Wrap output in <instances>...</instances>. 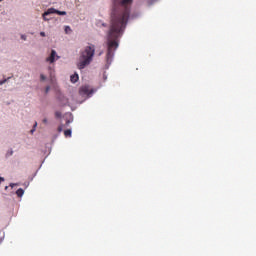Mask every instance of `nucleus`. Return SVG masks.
Listing matches in <instances>:
<instances>
[{"label": "nucleus", "mask_w": 256, "mask_h": 256, "mask_svg": "<svg viewBox=\"0 0 256 256\" xmlns=\"http://www.w3.org/2000/svg\"><path fill=\"white\" fill-rule=\"evenodd\" d=\"M133 0H113L114 8L111 12L110 27L108 31V51L106 61L111 65L115 51L119 46V38L127 27L130 16V5Z\"/></svg>", "instance_id": "f257e3e1"}, {"label": "nucleus", "mask_w": 256, "mask_h": 256, "mask_svg": "<svg viewBox=\"0 0 256 256\" xmlns=\"http://www.w3.org/2000/svg\"><path fill=\"white\" fill-rule=\"evenodd\" d=\"M95 55V46L89 45L85 47L82 51H80V58L77 64L78 69L82 70L85 69L87 66L90 65L93 57Z\"/></svg>", "instance_id": "f03ea898"}, {"label": "nucleus", "mask_w": 256, "mask_h": 256, "mask_svg": "<svg viewBox=\"0 0 256 256\" xmlns=\"http://www.w3.org/2000/svg\"><path fill=\"white\" fill-rule=\"evenodd\" d=\"M79 93L80 96H90L94 93V91L88 85H85L80 87Z\"/></svg>", "instance_id": "7ed1b4c3"}, {"label": "nucleus", "mask_w": 256, "mask_h": 256, "mask_svg": "<svg viewBox=\"0 0 256 256\" xmlns=\"http://www.w3.org/2000/svg\"><path fill=\"white\" fill-rule=\"evenodd\" d=\"M56 10L57 9H55V8H49L45 12H43V14H42L43 21L48 22L49 19L46 16H49L50 14H56Z\"/></svg>", "instance_id": "20e7f679"}, {"label": "nucleus", "mask_w": 256, "mask_h": 256, "mask_svg": "<svg viewBox=\"0 0 256 256\" xmlns=\"http://www.w3.org/2000/svg\"><path fill=\"white\" fill-rule=\"evenodd\" d=\"M60 57L57 56V52L55 50L51 51L50 57L46 58L47 62L54 63L55 60H58Z\"/></svg>", "instance_id": "39448f33"}, {"label": "nucleus", "mask_w": 256, "mask_h": 256, "mask_svg": "<svg viewBox=\"0 0 256 256\" xmlns=\"http://www.w3.org/2000/svg\"><path fill=\"white\" fill-rule=\"evenodd\" d=\"M78 80H79L78 74L75 73L74 75L70 76L71 83H76Z\"/></svg>", "instance_id": "423d86ee"}, {"label": "nucleus", "mask_w": 256, "mask_h": 256, "mask_svg": "<svg viewBox=\"0 0 256 256\" xmlns=\"http://www.w3.org/2000/svg\"><path fill=\"white\" fill-rule=\"evenodd\" d=\"M64 135L66 138H71L72 137V130L68 129L64 131Z\"/></svg>", "instance_id": "0eeeda50"}, {"label": "nucleus", "mask_w": 256, "mask_h": 256, "mask_svg": "<svg viewBox=\"0 0 256 256\" xmlns=\"http://www.w3.org/2000/svg\"><path fill=\"white\" fill-rule=\"evenodd\" d=\"M16 195H17V197H19V198H21V197H23V195H24V190L23 189H18L17 191H16Z\"/></svg>", "instance_id": "6e6552de"}, {"label": "nucleus", "mask_w": 256, "mask_h": 256, "mask_svg": "<svg viewBox=\"0 0 256 256\" xmlns=\"http://www.w3.org/2000/svg\"><path fill=\"white\" fill-rule=\"evenodd\" d=\"M56 14L60 15V16H65V15H67V12L66 11H61V10H56Z\"/></svg>", "instance_id": "1a4fd4ad"}, {"label": "nucleus", "mask_w": 256, "mask_h": 256, "mask_svg": "<svg viewBox=\"0 0 256 256\" xmlns=\"http://www.w3.org/2000/svg\"><path fill=\"white\" fill-rule=\"evenodd\" d=\"M54 116L56 118H61V116H62L61 111H55Z\"/></svg>", "instance_id": "9d476101"}, {"label": "nucleus", "mask_w": 256, "mask_h": 256, "mask_svg": "<svg viewBox=\"0 0 256 256\" xmlns=\"http://www.w3.org/2000/svg\"><path fill=\"white\" fill-rule=\"evenodd\" d=\"M73 118H71V119H68L67 121H66V124H65V126H69L71 123H73Z\"/></svg>", "instance_id": "9b49d317"}, {"label": "nucleus", "mask_w": 256, "mask_h": 256, "mask_svg": "<svg viewBox=\"0 0 256 256\" xmlns=\"http://www.w3.org/2000/svg\"><path fill=\"white\" fill-rule=\"evenodd\" d=\"M14 154V151L11 149L6 153V157H10Z\"/></svg>", "instance_id": "f8f14e48"}, {"label": "nucleus", "mask_w": 256, "mask_h": 256, "mask_svg": "<svg viewBox=\"0 0 256 256\" xmlns=\"http://www.w3.org/2000/svg\"><path fill=\"white\" fill-rule=\"evenodd\" d=\"M63 127H64V125H59L58 128H57V131L59 133H61L63 131Z\"/></svg>", "instance_id": "ddd939ff"}, {"label": "nucleus", "mask_w": 256, "mask_h": 256, "mask_svg": "<svg viewBox=\"0 0 256 256\" xmlns=\"http://www.w3.org/2000/svg\"><path fill=\"white\" fill-rule=\"evenodd\" d=\"M9 79H10V77L7 78V79H3L2 81H0V85H4L6 82H8Z\"/></svg>", "instance_id": "4468645a"}, {"label": "nucleus", "mask_w": 256, "mask_h": 256, "mask_svg": "<svg viewBox=\"0 0 256 256\" xmlns=\"http://www.w3.org/2000/svg\"><path fill=\"white\" fill-rule=\"evenodd\" d=\"M42 123L45 124V125H47V124L49 123V121H48L47 118H44V119L42 120Z\"/></svg>", "instance_id": "2eb2a0df"}, {"label": "nucleus", "mask_w": 256, "mask_h": 256, "mask_svg": "<svg viewBox=\"0 0 256 256\" xmlns=\"http://www.w3.org/2000/svg\"><path fill=\"white\" fill-rule=\"evenodd\" d=\"M40 80H41V81H45V80H46V76H45V75H43V74H42V75H40Z\"/></svg>", "instance_id": "dca6fc26"}, {"label": "nucleus", "mask_w": 256, "mask_h": 256, "mask_svg": "<svg viewBox=\"0 0 256 256\" xmlns=\"http://www.w3.org/2000/svg\"><path fill=\"white\" fill-rule=\"evenodd\" d=\"M40 36L41 37H46V33L45 32H40Z\"/></svg>", "instance_id": "f3484780"}, {"label": "nucleus", "mask_w": 256, "mask_h": 256, "mask_svg": "<svg viewBox=\"0 0 256 256\" xmlns=\"http://www.w3.org/2000/svg\"><path fill=\"white\" fill-rule=\"evenodd\" d=\"M21 39L26 41V39H27L26 35H21Z\"/></svg>", "instance_id": "a211bd4d"}, {"label": "nucleus", "mask_w": 256, "mask_h": 256, "mask_svg": "<svg viewBox=\"0 0 256 256\" xmlns=\"http://www.w3.org/2000/svg\"><path fill=\"white\" fill-rule=\"evenodd\" d=\"M65 31H66V32H68V31H71V28H70V26H66V29H65Z\"/></svg>", "instance_id": "6ab92c4d"}, {"label": "nucleus", "mask_w": 256, "mask_h": 256, "mask_svg": "<svg viewBox=\"0 0 256 256\" xmlns=\"http://www.w3.org/2000/svg\"><path fill=\"white\" fill-rule=\"evenodd\" d=\"M49 90H50V87L48 86V87H46V89H45V93H49Z\"/></svg>", "instance_id": "aec40b11"}, {"label": "nucleus", "mask_w": 256, "mask_h": 256, "mask_svg": "<svg viewBox=\"0 0 256 256\" xmlns=\"http://www.w3.org/2000/svg\"><path fill=\"white\" fill-rule=\"evenodd\" d=\"M63 104H64V105H69V101L66 100V101L63 102Z\"/></svg>", "instance_id": "412c9836"}, {"label": "nucleus", "mask_w": 256, "mask_h": 256, "mask_svg": "<svg viewBox=\"0 0 256 256\" xmlns=\"http://www.w3.org/2000/svg\"><path fill=\"white\" fill-rule=\"evenodd\" d=\"M5 181V179L3 178V177H0V184L2 183V182H4Z\"/></svg>", "instance_id": "4be33fe9"}, {"label": "nucleus", "mask_w": 256, "mask_h": 256, "mask_svg": "<svg viewBox=\"0 0 256 256\" xmlns=\"http://www.w3.org/2000/svg\"><path fill=\"white\" fill-rule=\"evenodd\" d=\"M36 127H37V122L34 123L33 129H35Z\"/></svg>", "instance_id": "5701e85b"}, {"label": "nucleus", "mask_w": 256, "mask_h": 256, "mask_svg": "<svg viewBox=\"0 0 256 256\" xmlns=\"http://www.w3.org/2000/svg\"><path fill=\"white\" fill-rule=\"evenodd\" d=\"M30 132H31V133H34V132H35V128H33Z\"/></svg>", "instance_id": "b1692460"}, {"label": "nucleus", "mask_w": 256, "mask_h": 256, "mask_svg": "<svg viewBox=\"0 0 256 256\" xmlns=\"http://www.w3.org/2000/svg\"><path fill=\"white\" fill-rule=\"evenodd\" d=\"M15 184H10V186L13 188Z\"/></svg>", "instance_id": "393cba45"}, {"label": "nucleus", "mask_w": 256, "mask_h": 256, "mask_svg": "<svg viewBox=\"0 0 256 256\" xmlns=\"http://www.w3.org/2000/svg\"><path fill=\"white\" fill-rule=\"evenodd\" d=\"M3 0H0V2H2Z\"/></svg>", "instance_id": "a878e982"}]
</instances>
